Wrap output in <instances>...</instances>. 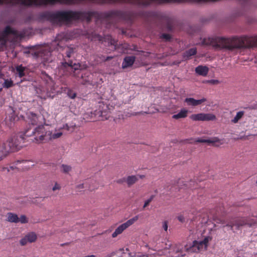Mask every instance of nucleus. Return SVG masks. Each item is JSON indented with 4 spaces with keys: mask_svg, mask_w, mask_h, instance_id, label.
<instances>
[{
    "mask_svg": "<svg viewBox=\"0 0 257 257\" xmlns=\"http://www.w3.org/2000/svg\"><path fill=\"white\" fill-rule=\"evenodd\" d=\"M177 218L178 219V220L181 222V223H183L185 222V217H184L183 215V214H179L178 217H177Z\"/></svg>",
    "mask_w": 257,
    "mask_h": 257,
    "instance_id": "a19ab883",
    "label": "nucleus"
},
{
    "mask_svg": "<svg viewBox=\"0 0 257 257\" xmlns=\"http://www.w3.org/2000/svg\"><path fill=\"white\" fill-rule=\"evenodd\" d=\"M96 38H97L98 41L101 42H103V40H104V41H105L106 40H107L108 42V45L112 46V49H116V46L117 45V41H116L114 39H113L111 36L107 35L104 38H103L100 35H98L96 36Z\"/></svg>",
    "mask_w": 257,
    "mask_h": 257,
    "instance_id": "a211bd4d",
    "label": "nucleus"
},
{
    "mask_svg": "<svg viewBox=\"0 0 257 257\" xmlns=\"http://www.w3.org/2000/svg\"><path fill=\"white\" fill-rule=\"evenodd\" d=\"M14 83L13 81L11 80L6 79L5 80L4 83L3 84V87L7 88H9L12 86H13Z\"/></svg>",
    "mask_w": 257,
    "mask_h": 257,
    "instance_id": "7c9ffc66",
    "label": "nucleus"
},
{
    "mask_svg": "<svg viewBox=\"0 0 257 257\" xmlns=\"http://www.w3.org/2000/svg\"><path fill=\"white\" fill-rule=\"evenodd\" d=\"M5 169H7V170H8V171H9V169H8V168H3V170H5Z\"/></svg>",
    "mask_w": 257,
    "mask_h": 257,
    "instance_id": "8fccbe9b",
    "label": "nucleus"
},
{
    "mask_svg": "<svg viewBox=\"0 0 257 257\" xmlns=\"http://www.w3.org/2000/svg\"><path fill=\"white\" fill-rule=\"evenodd\" d=\"M112 58H113V57H110V56H107L106 57H105L103 56H101V57H99V60H97V63H100L101 62L107 61L109 60H111V59H112Z\"/></svg>",
    "mask_w": 257,
    "mask_h": 257,
    "instance_id": "2f4dec72",
    "label": "nucleus"
},
{
    "mask_svg": "<svg viewBox=\"0 0 257 257\" xmlns=\"http://www.w3.org/2000/svg\"><path fill=\"white\" fill-rule=\"evenodd\" d=\"M195 71L199 75L206 76L208 74L209 69L206 66L199 65L195 68Z\"/></svg>",
    "mask_w": 257,
    "mask_h": 257,
    "instance_id": "412c9836",
    "label": "nucleus"
},
{
    "mask_svg": "<svg viewBox=\"0 0 257 257\" xmlns=\"http://www.w3.org/2000/svg\"><path fill=\"white\" fill-rule=\"evenodd\" d=\"M74 52L73 48L67 47L66 50V55L68 58H70L71 56V54Z\"/></svg>",
    "mask_w": 257,
    "mask_h": 257,
    "instance_id": "473e14b6",
    "label": "nucleus"
},
{
    "mask_svg": "<svg viewBox=\"0 0 257 257\" xmlns=\"http://www.w3.org/2000/svg\"><path fill=\"white\" fill-rule=\"evenodd\" d=\"M190 118L194 121H210L215 120L216 116L212 113H200L192 114Z\"/></svg>",
    "mask_w": 257,
    "mask_h": 257,
    "instance_id": "f8f14e48",
    "label": "nucleus"
},
{
    "mask_svg": "<svg viewBox=\"0 0 257 257\" xmlns=\"http://www.w3.org/2000/svg\"><path fill=\"white\" fill-rule=\"evenodd\" d=\"M79 0H0V5L16 6L19 5L30 7L31 6H42L54 5L57 3L61 4H72Z\"/></svg>",
    "mask_w": 257,
    "mask_h": 257,
    "instance_id": "20e7f679",
    "label": "nucleus"
},
{
    "mask_svg": "<svg viewBox=\"0 0 257 257\" xmlns=\"http://www.w3.org/2000/svg\"><path fill=\"white\" fill-rule=\"evenodd\" d=\"M163 227L165 231H167V230H168V223H167V221H164L163 222Z\"/></svg>",
    "mask_w": 257,
    "mask_h": 257,
    "instance_id": "c03bdc74",
    "label": "nucleus"
},
{
    "mask_svg": "<svg viewBox=\"0 0 257 257\" xmlns=\"http://www.w3.org/2000/svg\"><path fill=\"white\" fill-rule=\"evenodd\" d=\"M63 128L54 131H47L43 125H40L36 128L30 127L25 132V135L28 137H34L37 143L43 141H53L60 138L63 135Z\"/></svg>",
    "mask_w": 257,
    "mask_h": 257,
    "instance_id": "f03ea898",
    "label": "nucleus"
},
{
    "mask_svg": "<svg viewBox=\"0 0 257 257\" xmlns=\"http://www.w3.org/2000/svg\"><path fill=\"white\" fill-rule=\"evenodd\" d=\"M155 196L152 195L148 199H147L145 202L143 206V208H145L147 207L149 204L151 203V202L154 199Z\"/></svg>",
    "mask_w": 257,
    "mask_h": 257,
    "instance_id": "72a5a7b5",
    "label": "nucleus"
},
{
    "mask_svg": "<svg viewBox=\"0 0 257 257\" xmlns=\"http://www.w3.org/2000/svg\"><path fill=\"white\" fill-rule=\"evenodd\" d=\"M162 38H163L166 40L167 41H170L171 39V36L170 34H163L161 37Z\"/></svg>",
    "mask_w": 257,
    "mask_h": 257,
    "instance_id": "e433bc0d",
    "label": "nucleus"
},
{
    "mask_svg": "<svg viewBox=\"0 0 257 257\" xmlns=\"http://www.w3.org/2000/svg\"><path fill=\"white\" fill-rule=\"evenodd\" d=\"M63 128H66V129H67V130H69V127H68V125H67V124H66L65 125H64Z\"/></svg>",
    "mask_w": 257,
    "mask_h": 257,
    "instance_id": "de8ad7c7",
    "label": "nucleus"
},
{
    "mask_svg": "<svg viewBox=\"0 0 257 257\" xmlns=\"http://www.w3.org/2000/svg\"><path fill=\"white\" fill-rule=\"evenodd\" d=\"M81 22L85 20L89 22L92 19L96 21H105L110 22L115 20H122L132 21L138 17L144 16V12L136 13L132 11H122L120 10H111L105 12L97 11H81Z\"/></svg>",
    "mask_w": 257,
    "mask_h": 257,
    "instance_id": "f257e3e1",
    "label": "nucleus"
},
{
    "mask_svg": "<svg viewBox=\"0 0 257 257\" xmlns=\"http://www.w3.org/2000/svg\"><path fill=\"white\" fill-rule=\"evenodd\" d=\"M80 18V12L72 11H57L56 12H45L40 15V18L53 24L70 23Z\"/></svg>",
    "mask_w": 257,
    "mask_h": 257,
    "instance_id": "7ed1b4c3",
    "label": "nucleus"
},
{
    "mask_svg": "<svg viewBox=\"0 0 257 257\" xmlns=\"http://www.w3.org/2000/svg\"><path fill=\"white\" fill-rule=\"evenodd\" d=\"M139 219V215H136L133 217L132 218L130 219L125 222L121 224L119 226H118L115 230V231L112 234V237L113 238L116 237L119 234H120L123 232L124 230H125L128 227L133 224L135 222H136Z\"/></svg>",
    "mask_w": 257,
    "mask_h": 257,
    "instance_id": "9b49d317",
    "label": "nucleus"
},
{
    "mask_svg": "<svg viewBox=\"0 0 257 257\" xmlns=\"http://www.w3.org/2000/svg\"><path fill=\"white\" fill-rule=\"evenodd\" d=\"M134 257H148V256L145 254L138 253L135 254Z\"/></svg>",
    "mask_w": 257,
    "mask_h": 257,
    "instance_id": "a18cd8bd",
    "label": "nucleus"
},
{
    "mask_svg": "<svg viewBox=\"0 0 257 257\" xmlns=\"http://www.w3.org/2000/svg\"><path fill=\"white\" fill-rule=\"evenodd\" d=\"M58 38L52 42L51 45H46L44 47H42L39 51H36L34 53V56L38 59H40L44 63H49L52 61V52L53 51L52 48L54 49H57L59 50L61 42H58Z\"/></svg>",
    "mask_w": 257,
    "mask_h": 257,
    "instance_id": "423d86ee",
    "label": "nucleus"
},
{
    "mask_svg": "<svg viewBox=\"0 0 257 257\" xmlns=\"http://www.w3.org/2000/svg\"><path fill=\"white\" fill-rule=\"evenodd\" d=\"M15 69L16 71V74L18 75L20 78H22L25 76V70H26V67L23 66L22 65H18L15 67Z\"/></svg>",
    "mask_w": 257,
    "mask_h": 257,
    "instance_id": "4be33fe9",
    "label": "nucleus"
},
{
    "mask_svg": "<svg viewBox=\"0 0 257 257\" xmlns=\"http://www.w3.org/2000/svg\"><path fill=\"white\" fill-rule=\"evenodd\" d=\"M197 53V49L195 48H191L188 50L186 51L183 54V58L186 59H189V58L196 55Z\"/></svg>",
    "mask_w": 257,
    "mask_h": 257,
    "instance_id": "a878e982",
    "label": "nucleus"
},
{
    "mask_svg": "<svg viewBox=\"0 0 257 257\" xmlns=\"http://www.w3.org/2000/svg\"><path fill=\"white\" fill-rule=\"evenodd\" d=\"M220 141L219 139L217 137H214L210 139H203L198 138L196 140L195 142L197 143H203L213 144L215 143H218Z\"/></svg>",
    "mask_w": 257,
    "mask_h": 257,
    "instance_id": "5701e85b",
    "label": "nucleus"
},
{
    "mask_svg": "<svg viewBox=\"0 0 257 257\" xmlns=\"http://www.w3.org/2000/svg\"><path fill=\"white\" fill-rule=\"evenodd\" d=\"M72 170V167L68 165L62 164L61 165V171L64 173H69Z\"/></svg>",
    "mask_w": 257,
    "mask_h": 257,
    "instance_id": "c756f323",
    "label": "nucleus"
},
{
    "mask_svg": "<svg viewBox=\"0 0 257 257\" xmlns=\"http://www.w3.org/2000/svg\"><path fill=\"white\" fill-rule=\"evenodd\" d=\"M138 180V177L135 175L129 176L126 178V182L128 187L134 184Z\"/></svg>",
    "mask_w": 257,
    "mask_h": 257,
    "instance_id": "bb28decb",
    "label": "nucleus"
},
{
    "mask_svg": "<svg viewBox=\"0 0 257 257\" xmlns=\"http://www.w3.org/2000/svg\"><path fill=\"white\" fill-rule=\"evenodd\" d=\"M68 95L71 98H74L76 97V94L73 91L69 90L68 91Z\"/></svg>",
    "mask_w": 257,
    "mask_h": 257,
    "instance_id": "4c0bfd02",
    "label": "nucleus"
},
{
    "mask_svg": "<svg viewBox=\"0 0 257 257\" xmlns=\"http://www.w3.org/2000/svg\"><path fill=\"white\" fill-rule=\"evenodd\" d=\"M60 189H61V186H60V185L58 183H57V182H56V183H55L54 186H53V187L52 188V190H53V191H56V190H59Z\"/></svg>",
    "mask_w": 257,
    "mask_h": 257,
    "instance_id": "58836bf2",
    "label": "nucleus"
},
{
    "mask_svg": "<svg viewBox=\"0 0 257 257\" xmlns=\"http://www.w3.org/2000/svg\"><path fill=\"white\" fill-rule=\"evenodd\" d=\"M211 237H210L209 236H206L204 237L203 240L199 241V243L202 246V248H203L204 247L205 248H206L208 246V243L209 241L211 240Z\"/></svg>",
    "mask_w": 257,
    "mask_h": 257,
    "instance_id": "c85d7f7f",
    "label": "nucleus"
},
{
    "mask_svg": "<svg viewBox=\"0 0 257 257\" xmlns=\"http://www.w3.org/2000/svg\"><path fill=\"white\" fill-rule=\"evenodd\" d=\"M37 238V236L35 232H29L20 240V243L21 245L24 246L28 243L34 242Z\"/></svg>",
    "mask_w": 257,
    "mask_h": 257,
    "instance_id": "2eb2a0df",
    "label": "nucleus"
},
{
    "mask_svg": "<svg viewBox=\"0 0 257 257\" xmlns=\"http://www.w3.org/2000/svg\"><path fill=\"white\" fill-rule=\"evenodd\" d=\"M206 101V98H203L201 99L196 100L193 98H186L185 102L189 105L197 106Z\"/></svg>",
    "mask_w": 257,
    "mask_h": 257,
    "instance_id": "aec40b11",
    "label": "nucleus"
},
{
    "mask_svg": "<svg viewBox=\"0 0 257 257\" xmlns=\"http://www.w3.org/2000/svg\"><path fill=\"white\" fill-rule=\"evenodd\" d=\"M244 114V112L243 111H240L237 112L236 115L234 116L233 119L231 120V122L233 123H236L242 117Z\"/></svg>",
    "mask_w": 257,
    "mask_h": 257,
    "instance_id": "cd10ccee",
    "label": "nucleus"
},
{
    "mask_svg": "<svg viewBox=\"0 0 257 257\" xmlns=\"http://www.w3.org/2000/svg\"><path fill=\"white\" fill-rule=\"evenodd\" d=\"M42 74L43 75V76H45L48 79L50 80H51V79L50 78V77H49L46 73V72H42Z\"/></svg>",
    "mask_w": 257,
    "mask_h": 257,
    "instance_id": "49530a36",
    "label": "nucleus"
},
{
    "mask_svg": "<svg viewBox=\"0 0 257 257\" xmlns=\"http://www.w3.org/2000/svg\"><path fill=\"white\" fill-rule=\"evenodd\" d=\"M139 176H140V178L141 179H143L145 177L144 175H140Z\"/></svg>",
    "mask_w": 257,
    "mask_h": 257,
    "instance_id": "09e8293b",
    "label": "nucleus"
},
{
    "mask_svg": "<svg viewBox=\"0 0 257 257\" xmlns=\"http://www.w3.org/2000/svg\"><path fill=\"white\" fill-rule=\"evenodd\" d=\"M7 220L10 222L18 223L19 222V218L16 214L9 212L7 213Z\"/></svg>",
    "mask_w": 257,
    "mask_h": 257,
    "instance_id": "393cba45",
    "label": "nucleus"
},
{
    "mask_svg": "<svg viewBox=\"0 0 257 257\" xmlns=\"http://www.w3.org/2000/svg\"><path fill=\"white\" fill-rule=\"evenodd\" d=\"M254 108H256V109H257V105H255V106L254 107Z\"/></svg>",
    "mask_w": 257,
    "mask_h": 257,
    "instance_id": "603ef678",
    "label": "nucleus"
},
{
    "mask_svg": "<svg viewBox=\"0 0 257 257\" xmlns=\"http://www.w3.org/2000/svg\"><path fill=\"white\" fill-rule=\"evenodd\" d=\"M9 36H13L12 42H15L18 39L24 38L25 34L12 28L10 26L6 27L0 35V51H4L7 47V43Z\"/></svg>",
    "mask_w": 257,
    "mask_h": 257,
    "instance_id": "0eeeda50",
    "label": "nucleus"
},
{
    "mask_svg": "<svg viewBox=\"0 0 257 257\" xmlns=\"http://www.w3.org/2000/svg\"><path fill=\"white\" fill-rule=\"evenodd\" d=\"M206 82L207 83H210V84H213V85L217 84L219 83V82L218 80H215V79H211V80H207Z\"/></svg>",
    "mask_w": 257,
    "mask_h": 257,
    "instance_id": "ea45409f",
    "label": "nucleus"
},
{
    "mask_svg": "<svg viewBox=\"0 0 257 257\" xmlns=\"http://www.w3.org/2000/svg\"><path fill=\"white\" fill-rule=\"evenodd\" d=\"M162 20H166L167 23V28L168 30H172V26L171 24L170 23V21H169L168 18L167 17H162Z\"/></svg>",
    "mask_w": 257,
    "mask_h": 257,
    "instance_id": "c9c22d12",
    "label": "nucleus"
},
{
    "mask_svg": "<svg viewBox=\"0 0 257 257\" xmlns=\"http://www.w3.org/2000/svg\"><path fill=\"white\" fill-rule=\"evenodd\" d=\"M136 60V57L134 56H126L122 62V68L125 69L132 66Z\"/></svg>",
    "mask_w": 257,
    "mask_h": 257,
    "instance_id": "6ab92c4d",
    "label": "nucleus"
},
{
    "mask_svg": "<svg viewBox=\"0 0 257 257\" xmlns=\"http://www.w3.org/2000/svg\"><path fill=\"white\" fill-rule=\"evenodd\" d=\"M7 142H0V161L6 157L11 152Z\"/></svg>",
    "mask_w": 257,
    "mask_h": 257,
    "instance_id": "f3484780",
    "label": "nucleus"
},
{
    "mask_svg": "<svg viewBox=\"0 0 257 257\" xmlns=\"http://www.w3.org/2000/svg\"><path fill=\"white\" fill-rule=\"evenodd\" d=\"M176 253H179L178 256H184L186 254L181 249H178L176 251Z\"/></svg>",
    "mask_w": 257,
    "mask_h": 257,
    "instance_id": "79ce46f5",
    "label": "nucleus"
},
{
    "mask_svg": "<svg viewBox=\"0 0 257 257\" xmlns=\"http://www.w3.org/2000/svg\"><path fill=\"white\" fill-rule=\"evenodd\" d=\"M100 183L93 178L87 179L81 184L82 188H86L92 191L98 188Z\"/></svg>",
    "mask_w": 257,
    "mask_h": 257,
    "instance_id": "ddd939ff",
    "label": "nucleus"
},
{
    "mask_svg": "<svg viewBox=\"0 0 257 257\" xmlns=\"http://www.w3.org/2000/svg\"><path fill=\"white\" fill-rule=\"evenodd\" d=\"M124 182H126V178L119 179L116 181V182L118 184H122Z\"/></svg>",
    "mask_w": 257,
    "mask_h": 257,
    "instance_id": "37998d69",
    "label": "nucleus"
},
{
    "mask_svg": "<svg viewBox=\"0 0 257 257\" xmlns=\"http://www.w3.org/2000/svg\"><path fill=\"white\" fill-rule=\"evenodd\" d=\"M113 254H114V253H112L111 255L109 257H111V256L113 255Z\"/></svg>",
    "mask_w": 257,
    "mask_h": 257,
    "instance_id": "3c124183",
    "label": "nucleus"
},
{
    "mask_svg": "<svg viewBox=\"0 0 257 257\" xmlns=\"http://www.w3.org/2000/svg\"><path fill=\"white\" fill-rule=\"evenodd\" d=\"M24 134L25 132L23 134L12 137L6 141L9 147L10 148L11 152L18 151L22 147V143H24L25 137H28L25 136Z\"/></svg>",
    "mask_w": 257,
    "mask_h": 257,
    "instance_id": "9d476101",
    "label": "nucleus"
},
{
    "mask_svg": "<svg viewBox=\"0 0 257 257\" xmlns=\"http://www.w3.org/2000/svg\"><path fill=\"white\" fill-rule=\"evenodd\" d=\"M188 110L184 108L182 109L177 114H174L172 118L175 119L180 118H184L187 116Z\"/></svg>",
    "mask_w": 257,
    "mask_h": 257,
    "instance_id": "b1692460",
    "label": "nucleus"
},
{
    "mask_svg": "<svg viewBox=\"0 0 257 257\" xmlns=\"http://www.w3.org/2000/svg\"><path fill=\"white\" fill-rule=\"evenodd\" d=\"M80 64L73 63L72 61L63 62L61 66V69L62 70L66 75H72L77 77L80 72Z\"/></svg>",
    "mask_w": 257,
    "mask_h": 257,
    "instance_id": "6e6552de",
    "label": "nucleus"
},
{
    "mask_svg": "<svg viewBox=\"0 0 257 257\" xmlns=\"http://www.w3.org/2000/svg\"><path fill=\"white\" fill-rule=\"evenodd\" d=\"M28 219L26 216L24 215H22L19 218V222L22 223H26L28 222Z\"/></svg>",
    "mask_w": 257,
    "mask_h": 257,
    "instance_id": "f704fd0d",
    "label": "nucleus"
},
{
    "mask_svg": "<svg viewBox=\"0 0 257 257\" xmlns=\"http://www.w3.org/2000/svg\"><path fill=\"white\" fill-rule=\"evenodd\" d=\"M40 117H42L43 119V117H41V116H38L36 113L33 112H30L28 114V122L29 124H31L32 126H30L25 129L24 132L26 130L30 127L31 128H36L40 124H39V119Z\"/></svg>",
    "mask_w": 257,
    "mask_h": 257,
    "instance_id": "4468645a",
    "label": "nucleus"
},
{
    "mask_svg": "<svg viewBox=\"0 0 257 257\" xmlns=\"http://www.w3.org/2000/svg\"><path fill=\"white\" fill-rule=\"evenodd\" d=\"M109 117V111L108 105L101 101L98 102L96 108L93 112L90 109H88L87 112L83 114V119H90L92 121L107 119Z\"/></svg>",
    "mask_w": 257,
    "mask_h": 257,
    "instance_id": "39448f33",
    "label": "nucleus"
},
{
    "mask_svg": "<svg viewBox=\"0 0 257 257\" xmlns=\"http://www.w3.org/2000/svg\"><path fill=\"white\" fill-rule=\"evenodd\" d=\"M222 224H225L223 226H228L230 228V229H232L233 226H236L237 229H239V227L243 225H247L250 227L254 226L256 225V223L253 219L248 220L245 218H241L235 220L233 221H230L226 224L224 220H219V222Z\"/></svg>",
    "mask_w": 257,
    "mask_h": 257,
    "instance_id": "1a4fd4ad",
    "label": "nucleus"
},
{
    "mask_svg": "<svg viewBox=\"0 0 257 257\" xmlns=\"http://www.w3.org/2000/svg\"><path fill=\"white\" fill-rule=\"evenodd\" d=\"M185 249L186 251L190 253L193 252H198L200 250H202L203 248L202 246L199 243V241L197 240H194L193 241L191 245L189 246L188 245H186L185 246Z\"/></svg>",
    "mask_w": 257,
    "mask_h": 257,
    "instance_id": "dca6fc26",
    "label": "nucleus"
}]
</instances>
